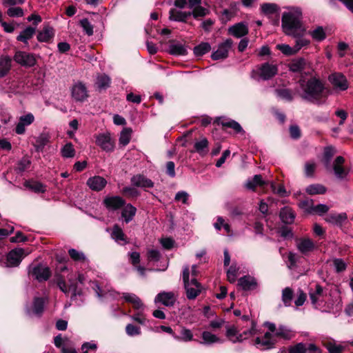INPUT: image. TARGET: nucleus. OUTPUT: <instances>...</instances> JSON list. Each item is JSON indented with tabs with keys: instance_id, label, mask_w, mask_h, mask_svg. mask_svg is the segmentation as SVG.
I'll list each match as a JSON object with an SVG mask.
<instances>
[{
	"instance_id": "nucleus-17",
	"label": "nucleus",
	"mask_w": 353,
	"mask_h": 353,
	"mask_svg": "<svg viewBox=\"0 0 353 353\" xmlns=\"http://www.w3.org/2000/svg\"><path fill=\"white\" fill-rule=\"evenodd\" d=\"M248 32V26L245 22L237 23L228 28V33L236 38L247 35Z\"/></svg>"
},
{
	"instance_id": "nucleus-25",
	"label": "nucleus",
	"mask_w": 353,
	"mask_h": 353,
	"mask_svg": "<svg viewBox=\"0 0 353 353\" xmlns=\"http://www.w3.org/2000/svg\"><path fill=\"white\" fill-rule=\"evenodd\" d=\"M131 183L136 187L142 188H152L154 183L142 174H137L131 178Z\"/></svg>"
},
{
	"instance_id": "nucleus-28",
	"label": "nucleus",
	"mask_w": 353,
	"mask_h": 353,
	"mask_svg": "<svg viewBox=\"0 0 353 353\" xmlns=\"http://www.w3.org/2000/svg\"><path fill=\"white\" fill-rule=\"evenodd\" d=\"M169 19L175 21H185L191 15L190 12H183L176 8H172L170 10Z\"/></svg>"
},
{
	"instance_id": "nucleus-56",
	"label": "nucleus",
	"mask_w": 353,
	"mask_h": 353,
	"mask_svg": "<svg viewBox=\"0 0 353 353\" xmlns=\"http://www.w3.org/2000/svg\"><path fill=\"white\" fill-rule=\"evenodd\" d=\"M276 48L285 55H292L296 53L294 47L292 48L287 44H278Z\"/></svg>"
},
{
	"instance_id": "nucleus-11",
	"label": "nucleus",
	"mask_w": 353,
	"mask_h": 353,
	"mask_svg": "<svg viewBox=\"0 0 353 353\" xmlns=\"http://www.w3.org/2000/svg\"><path fill=\"white\" fill-rule=\"evenodd\" d=\"M254 344L259 349L268 350L274 347L275 339L272 333L268 332L263 336L256 337Z\"/></svg>"
},
{
	"instance_id": "nucleus-62",
	"label": "nucleus",
	"mask_w": 353,
	"mask_h": 353,
	"mask_svg": "<svg viewBox=\"0 0 353 353\" xmlns=\"http://www.w3.org/2000/svg\"><path fill=\"white\" fill-rule=\"evenodd\" d=\"M300 207L303 208L305 211L312 213L314 205L312 199H307L300 202Z\"/></svg>"
},
{
	"instance_id": "nucleus-64",
	"label": "nucleus",
	"mask_w": 353,
	"mask_h": 353,
	"mask_svg": "<svg viewBox=\"0 0 353 353\" xmlns=\"http://www.w3.org/2000/svg\"><path fill=\"white\" fill-rule=\"evenodd\" d=\"M97 345L94 341L85 342L81 345L82 353H88V350H96Z\"/></svg>"
},
{
	"instance_id": "nucleus-10",
	"label": "nucleus",
	"mask_w": 353,
	"mask_h": 353,
	"mask_svg": "<svg viewBox=\"0 0 353 353\" xmlns=\"http://www.w3.org/2000/svg\"><path fill=\"white\" fill-rule=\"evenodd\" d=\"M24 256L23 249L18 248L12 250L7 255L6 265L8 267L18 266Z\"/></svg>"
},
{
	"instance_id": "nucleus-16",
	"label": "nucleus",
	"mask_w": 353,
	"mask_h": 353,
	"mask_svg": "<svg viewBox=\"0 0 353 353\" xmlns=\"http://www.w3.org/2000/svg\"><path fill=\"white\" fill-rule=\"evenodd\" d=\"M176 296L172 292H162L159 293L155 299L154 302L156 303H161L165 306L171 307L173 306L176 301Z\"/></svg>"
},
{
	"instance_id": "nucleus-44",
	"label": "nucleus",
	"mask_w": 353,
	"mask_h": 353,
	"mask_svg": "<svg viewBox=\"0 0 353 353\" xmlns=\"http://www.w3.org/2000/svg\"><path fill=\"white\" fill-rule=\"evenodd\" d=\"M306 192L311 195L325 193L326 188L321 184H312L306 188Z\"/></svg>"
},
{
	"instance_id": "nucleus-34",
	"label": "nucleus",
	"mask_w": 353,
	"mask_h": 353,
	"mask_svg": "<svg viewBox=\"0 0 353 353\" xmlns=\"http://www.w3.org/2000/svg\"><path fill=\"white\" fill-rule=\"evenodd\" d=\"M24 186L37 193H43L46 191V186L35 181H26Z\"/></svg>"
},
{
	"instance_id": "nucleus-52",
	"label": "nucleus",
	"mask_w": 353,
	"mask_h": 353,
	"mask_svg": "<svg viewBox=\"0 0 353 353\" xmlns=\"http://www.w3.org/2000/svg\"><path fill=\"white\" fill-rule=\"evenodd\" d=\"M210 13V10L205 8L202 6H196L195 7L191 14L194 17V19H197L199 17H203L208 15Z\"/></svg>"
},
{
	"instance_id": "nucleus-3",
	"label": "nucleus",
	"mask_w": 353,
	"mask_h": 353,
	"mask_svg": "<svg viewBox=\"0 0 353 353\" xmlns=\"http://www.w3.org/2000/svg\"><path fill=\"white\" fill-rule=\"evenodd\" d=\"M183 280L188 299H195L201 292L202 286L195 278H190V270L188 266L183 268Z\"/></svg>"
},
{
	"instance_id": "nucleus-35",
	"label": "nucleus",
	"mask_w": 353,
	"mask_h": 353,
	"mask_svg": "<svg viewBox=\"0 0 353 353\" xmlns=\"http://www.w3.org/2000/svg\"><path fill=\"white\" fill-rule=\"evenodd\" d=\"M136 208L131 204H128L123 208L121 212V216L124 219L125 223H129L132 220L133 217L136 214Z\"/></svg>"
},
{
	"instance_id": "nucleus-43",
	"label": "nucleus",
	"mask_w": 353,
	"mask_h": 353,
	"mask_svg": "<svg viewBox=\"0 0 353 353\" xmlns=\"http://www.w3.org/2000/svg\"><path fill=\"white\" fill-rule=\"evenodd\" d=\"M261 12L265 15H271L278 12L279 7L275 3H266L261 6Z\"/></svg>"
},
{
	"instance_id": "nucleus-27",
	"label": "nucleus",
	"mask_w": 353,
	"mask_h": 353,
	"mask_svg": "<svg viewBox=\"0 0 353 353\" xmlns=\"http://www.w3.org/2000/svg\"><path fill=\"white\" fill-rule=\"evenodd\" d=\"M12 59L7 55L0 57V78L6 77L11 70Z\"/></svg>"
},
{
	"instance_id": "nucleus-6",
	"label": "nucleus",
	"mask_w": 353,
	"mask_h": 353,
	"mask_svg": "<svg viewBox=\"0 0 353 353\" xmlns=\"http://www.w3.org/2000/svg\"><path fill=\"white\" fill-rule=\"evenodd\" d=\"M96 144L105 152H112L114 149V141L110 132L99 134L96 136Z\"/></svg>"
},
{
	"instance_id": "nucleus-15",
	"label": "nucleus",
	"mask_w": 353,
	"mask_h": 353,
	"mask_svg": "<svg viewBox=\"0 0 353 353\" xmlns=\"http://www.w3.org/2000/svg\"><path fill=\"white\" fill-rule=\"evenodd\" d=\"M34 121V117L32 113H28L21 116L16 125L15 132L17 134H23L26 132V128L31 125Z\"/></svg>"
},
{
	"instance_id": "nucleus-48",
	"label": "nucleus",
	"mask_w": 353,
	"mask_h": 353,
	"mask_svg": "<svg viewBox=\"0 0 353 353\" xmlns=\"http://www.w3.org/2000/svg\"><path fill=\"white\" fill-rule=\"evenodd\" d=\"M293 297V291L290 288H285L282 292V301L285 306H290Z\"/></svg>"
},
{
	"instance_id": "nucleus-19",
	"label": "nucleus",
	"mask_w": 353,
	"mask_h": 353,
	"mask_svg": "<svg viewBox=\"0 0 353 353\" xmlns=\"http://www.w3.org/2000/svg\"><path fill=\"white\" fill-rule=\"evenodd\" d=\"M345 159L341 156L337 157L333 163L334 174L339 179H343L348 173V171L343 167Z\"/></svg>"
},
{
	"instance_id": "nucleus-61",
	"label": "nucleus",
	"mask_w": 353,
	"mask_h": 353,
	"mask_svg": "<svg viewBox=\"0 0 353 353\" xmlns=\"http://www.w3.org/2000/svg\"><path fill=\"white\" fill-rule=\"evenodd\" d=\"M333 265L336 272H341L346 269L347 265L345 261L341 259H334L333 260Z\"/></svg>"
},
{
	"instance_id": "nucleus-32",
	"label": "nucleus",
	"mask_w": 353,
	"mask_h": 353,
	"mask_svg": "<svg viewBox=\"0 0 353 353\" xmlns=\"http://www.w3.org/2000/svg\"><path fill=\"white\" fill-rule=\"evenodd\" d=\"M54 37V30L50 26H46L37 34V39L40 42H48Z\"/></svg>"
},
{
	"instance_id": "nucleus-2",
	"label": "nucleus",
	"mask_w": 353,
	"mask_h": 353,
	"mask_svg": "<svg viewBox=\"0 0 353 353\" xmlns=\"http://www.w3.org/2000/svg\"><path fill=\"white\" fill-rule=\"evenodd\" d=\"M301 16L302 12L299 8L283 14L282 27L286 34L293 37L303 34L305 29L302 27L301 23Z\"/></svg>"
},
{
	"instance_id": "nucleus-58",
	"label": "nucleus",
	"mask_w": 353,
	"mask_h": 353,
	"mask_svg": "<svg viewBox=\"0 0 353 353\" xmlns=\"http://www.w3.org/2000/svg\"><path fill=\"white\" fill-rule=\"evenodd\" d=\"M277 94L279 97L286 101H290L293 99L292 93L290 90L281 89L276 90Z\"/></svg>"
},
{
	"instance_id": "nucleus-18",
	"label": "nucleus",
	"mask_w": 353,
	"mask_h": 353,
	"mask_svg": "<svg viewBox=\"0 0 353 353\" xmlns=\"http://www.w3.org/2000/svg\"><path fill=\"white\" fill-rule=\"evenodd\" d=\"M297 249L303 254L312 252L315 248L314 242L309 238H301L296 241Z\"/></svg>"
},
{
	"instance_id": "nucleus-14",
	"label": "nucleus",
	"mask_w": 353,
	"mask_h": 353,
	"mask_svg": "<svg viewBox=\"0 0 353 353\" xmlns=\"http://www.w3.org/2000/svg\"><path fill=\"white\" fill-rule=\"evenodd\" d=\"M329 81L336 90L343 91L348 88V83L345 77L341 73H334L330 75Z\"/></svg>"
},
{
	"instance_id": "nucleus-8",
	"label": "nucleus",
	"mask_w": 353,
	"mask_h": 353,
	"mask_svg": "<svg viewBox=\"0 0 353 353\" xmlns=\"http://www.w3.org/2000/svg\"><path fill=\"white\" fill-rule=\"evenodd\" d=\"M28 273L39 281H46L50 276V269L41 265H30Z\"/></svg>"
},
{
	"instance_id": "nucleus-42",
	"label": "nucleus",
	"mask_w": 353,
	"mask_h": 353,
	"mask_svg": "<svg viewBox=\"0 0 353 353\" xmlns=\"http://www.w3.org/2000/svg\"><path fill=\"white\" fill-rule=\"evenodd\" d=\"M310 34L314 40L317 41H321L326 38L325 31L322 26L316 27L310 32Z\"/></svg>"
},
{
	"instance_id": "nucleus-5",
	"label": "nucleus",
	"mask_w": 353,
	"mask_h": 353,
	"mask_svg": "<svg viewBox=\"0 0 353 353\" xmlns=\"http://www.w3.org/2000/svg\"><path fill=\"white\" fill-rule=\"evenodd\" d=\"M264 325L268 327L269 331L272 333L274 337H279L285 340H289L293 338L295 335L294 332L284 325L276 327L274 323L270 322H265Z\"/></svg>"
},
{
	"instance_id": "nucleus-26",
	"label": "nucleus",
	"mask_w": 353,
	"mask_h": 353,
	"mask_svg": "<svg viewBox=\"0 0 353 353\" xmlns=\"http://www.w3.org/2000/svg\"><path fill=\"white\" fill-rule=\"evenodd\" d=\"M92 288L95 291L98 297L101 298L109 294L112 298H117V293L112 290L110 287L105 285L104 288H102L97 281L92 282Z\"/></svg>"
},
{
	"instance_id": "nucleus-1",
	"label": "nucleus",
	"mask_w": 353,
	"mask_h": 353,
	"mask_svg": "<svg viewBox=\"0 0 353 353\" xmlns=\"http://www.w3.org/2000/svg\"><path fill=\"white\" fill-rule=\"evenodd\" d=\"M301 97L308 101L321 103L329 94V90L324 83L316 77H311L307 81L301 83Z\"/></svg>"
},
{
	"instance_id": "nucleus-7",
	"label": "nucleus",
	"mask_w": 353,
	"mask_h": 353,
	"mask_svg": "<svg viewBox=\"0 0 353 353\" xmlns=\"http://www.w3.org/2000/svg\"><path fill=\"white\" fill-rule=\"evenodd\" d=\"M233 41L231 39H227L218 46L216 51L213 52L211 57L213 60L225 59L228 57L230 50L232 48Z\"/></svg>"
},
{
	"instance_id": "nucleus-29",
	"label": "nucleus",
	"mask_w": 353,
	"mask_h": 353,
	"mask_svg": "<svg viewBox=\"0 0 353 353\" xmlns=\"http://www.w3.org/2000/svg\"><path fill=\"white\" fill-rule=\"evenodd\" d=\"M239 285L244 290H250L256 288V281L254 278L250 276L241 277L238 281Z\"/></svg>"
},
{
	"instance_id": "nucleus-38",
	"label": "nucleus",
	"mask_w": 353,
	"mask_h": 353,
	"mask_svg": "<svg viewBox=\"0 0 353 353\" xmlns=\"http://www.w3.org/2000/svg\"><path fill=\"white\" fill-rule=\"evenodd\" d=\"M68 254L74 261L82 263L88 262V259L83 252L71 248L68 250Z\"/></svg>"
},
{
	"instance_id": "nucleus-37",
	"label": "nucleus",
	"mask_w": 353,
	"mask_h": 353,
	"mask_svg": "<svg viewBox=\"0 0 353 353\" xmlns=\"http://www.w3.org/2000/svg\"><path fill=\"white\" fill-rule=\"evenodd\" d=\"M70 281V287L68 288L66 283L64 280V279L59 275L56 277V283L59 288V289L65 294H68L70 291V290H72L74 292L76 291V286L72 283V281L69 279Z\"/></svg>"
},
{
	"instance_id": "nucleus-33",
	"label": "nucleus",
	"mask_w": 353,
	"mask_h": 353,
	"mask_svg": "<svg viewBox=\"0 0 353 353\" xmlns=\"http://www.w3.org/2000/svg\"><path fill=\"white\" fill-rule=\"evenodd\" d=\"M36 32V28L32 27H27L17 36V39L26 44H28V40L32 38Z\"/></svg>"
},
{
	"instance_id": "nucleus-9",
	"label": "nucleus",
	"mask_w": 353,
	"mask_h": 353,
	"mask_svg": "<svg viewBox=\"0 0 353 353\" xmlns=\"http://www.w3.org/2000/svg\"><path fill=\"white\" fill-rule=\"evenodd\" d=\"M72 98L77 101H83L88 97L87 88L83 83L79 81L75 83L71 88Z\"/></svg>"
},
{
	"instance_id": "nucleus-40",
	"label": "nucleus",
	"mask_w": 353,
	"mask_h": 353,
	"mask_svg": "<svg viewBox=\"0 0 353 353\" xmlns=\"http://www.w3.org/2000/svg\"><path fill=\"white\" fill-rule=\"evenodd\" d=\"M174 338L177 341L188 342L193 340V334L190 330L183 327L180 332V336L174 335Z\"/></svg>"
},
{
	"instance_id": "nucleus-60",
	"label": "nucleus",
	"mask_w": 353,
	"mask_h": 353,
	"mask_svg": "<svg viewBox=\"0 0 353 353\" xmlns=\"http://www.w3.org/2000/svg\"><path fill=\"white\" fill-rule=\"evenodd\" d=\"M307 346L303 343H299L289 348V353H305Z\"/></svg>"
},
{
	"instance_id": "nucleus-4",
	"label": "nucleus",
	"mask_w": 353,
	"mask_h": 353,
	"mask_svg": "<svg viewBox=\"0 0 353 353\" xmlns=\"http://www.w3.org/2000/svg\"><path fill=\"white\" fill-rule=\"evenodd\" d=\"M257 333L256 330V323L252 322V327L238 335V330L234 326H230L227 327L226 336L232 343L241 342L245 339L248 336L255 335Z\"/></svg>"
},
{
	"instance_id": "nucleus-41",
	"label": "nucleus",
	"mask_w": 353,
	"mask_h": 353,
	"mask_svg": "<svg viewBox=\"0 0 353 353\" xmlns=\"http://www.w3.org/2000/svg\"><path fill=\"white\" fill-rule=\"evenodd\" d=\"M211 49V46L208 42H202L194 48V54L196 57H201L208 52Z\"/></svg>"
},
{
	"instance_id": "nucleus-36",
	"label": "nucleus",
	"mask_w": 353,
	"mask_h": 353,
	"mask_svg": "<svg viewBox=\"0 0 353 353\" xmlns=\"http://www.w3.org/2000/svg\"><path fill=\"white\" fill-rule=\"evenodd\" d=\"M194 150L200 155L204 156L208 152V141L206 138H202L194 143Z\"/></svg>"
},
{
	"instance_id": "nucleus-50",
	"label": "nucleus",
	"mask_w": 353,
	"mask_h": 353,
	"mask_svg": "<svg viewBox=\"0 0 353 353\" xmlns=\"http://www.w3.org/2000/svg\"><path fill=\"white\" fill-rule=\"evenodd\" d=\"M346 219H347V216L345 214H343V213H342V214H330L328 215L326 220L330 223L338 224V223H341L345 220H346Z\"/></svg>"
},
{
	"instance_id": "nucleus-24",
	"label": "nucleus",
	"mask_w": 353,
	"mask_h": 353,
	"mask_svg": "<svg viewBox=\"0 0 353 353\" xmlns=\"http://www.w3.org/2000/svg\"><path fill=\"white\" fill-rule=\"evenodd\" d=\"M125 201L119 196H110L104 199V204L107 208L116 210L125 205Z\"/></svg>"
},
{
	"instance_id": "nucleus-12",
	"label": "nucleus",
	"mask_w": 353,
	"mask_h": 353,
	"mask_svg": "<svg viewBox=\"0 0 353 353\" xmlns=\"http://www.w3.org/2000/svg\"><path fill=\"white\" fill-rule=\"evenodd\" d=\"M14 60L17 63L26 67H32L36 63V60L32 54L21 51L15 53Z\"/></svg>"
},
{
	"instance_id": "nucleus-13",
	"label": "nucleus",
	"mask_w": 353,
	"mask_h": 353,
	"mask_svg": "<svg viewBox=\"0 0 353 353\" xmlns=\"http://www.w3.org/2000/svg\"><path fill=\"white\" fill-rule=\"evenodd\" d=\"M278 68L276 65L265 63L259 68L260 77L263 80H268L276 74Z\"/></svg>"
},
{
	"instance_id": "nucleus-22",
	"label": "nucleus",
	"mask_w": 353,
	"mask_h": 353,
	"mask_svg": "<svg viewBox=\"0 0 353 353\" xmlns=\"http://www.w3.org/2000/svg\"><path fill=\"white\" fill-rule=\"evenodd\" d=\"M324 290L323 287L316 284L314 288H311L309 292L310 298L312 305H317L323 301L324 296Z\"/></svg>"
},
{
	"instance_id": "nucleus-54",
	"label": "nucleus",
	"mask_w": 353,
	"mask_h": 353,
	"mask_svg": "<svg viewBox=\"0 0 353 353\" xmlns=\"http://www.w3.org/2000/svg\"><path fill=\"white\" fill-rule=\"evenodd\" d=\"M316 168V164L314 161H307L305 163L304 172L306 176H313Z\"/></svg>"
},
{
	"instance_id": "nucleus-57",
	"label": "nucleus",
	"mask_w": 353,
	"mask_h": 353,
	"mask_svg": "<svg viewBox=\"0 0 353 353\" xmlns=\"http://www.w3.org/2000/svg\"><path fill=\"white\" fill-rule=\"evenodd\" d=\"M125 332L128 336H134L141 334L139 327L135 326L132 324H128L125 327Z\"/></svg>"
},
{
	"instance_id": "nucleus-23",
	"label": "nucleus",
	"mask_w": 353,
	"mask_h": 353,
	"mask_svg": "<svg viewBox=\"0 0 353 353\" xmlns=\"http://www.w3.org/2000/svg\"><path fill=\"white\" fill-rule=\"evenodd\" d=\"M111 237L116 243L121 245L128 243V238L124 234L123 230L118 225H114L112 229Z\"/></svg>"
},
{
	"instance_id": "nucleus-49",
	"label": "nucleus",
	"mask_w": 353,
	"mask_h": 353,
	"mask_svg": "<svg viewBox=\"0 0 353 353\" xmlns=\"http://www.w3.org/2000/svg\"><path fill=\"white\" fill-rule=\"evenodd\" d=\"M44 299L35 298L33 303L32 312L36 315H40L43 310Z\"/></svg>"
},
{
	"instance_id": "nucleus-63",
	"label": "nucleus",
	"mask_w": 353,
	"mask_h": 353,
	"mask_svg": "<svg viewBox=\"0 0 353 353\" xmlns=\"http://www.w3.org/2000/svg\"><path fill=\"white\" fill-rule=\"evenodd\" d=\"M299 257L296 254L293 252H289L288 256V266L292 269L296 265V263L299 261Z\"/></svg>"
},
{
	"instance_id": "nucleus-31",
	"label": "nucleus",
	"mask_w": 353,
	"mask_h": 353,
	"mask_svg": "<svg viewBox=\"0 0 353 353\" xmlns=\"http://www.w3.org/2000/svg\"><path fill=\"white\" fill-rule=\"evenodd\" d=\"M280 218L283 223L291 224L294 222L295 214L291 208L285 207L280 212Z\"/></svg>"
},
{
	"instance_id": "nucleus-53",
	"label": "nucleus",
	"mask_w": 353,
	"mask_h": 353,
	"mask_svg": "<svg viewBox=\"0 0 353 353\" xmlns=\"http://www.w3.org/2000/svg\"><path fill=\"white\" fill-rule=\"evenodd\" d=\"M325 346L330 353H342L344 349L343 346L331 341L325 343Z\"/></svg>"
},
{
	"instance_id": "nucleus-39",
	"label": "nucleus",
	"mask_w": 353,
	"mask_h": 353,
	"mask_svg": "<svg viewBox=\"0 0 353 353\" xmlns=\"http://www.w3.org/2000/svg\"><path fill=\"white\" fill-rule=\"evenodd\" d=\"M110 79L106 74H99L97 76L96 85L100 90H105L110 86Z\"/></svg>"
},
{
	"instance_id": "nucleus-51",
	"label": "nucleus",
	"mask_w": 353,
	"mask_h": 353,
	"mask_svg": "<svg viewBox=\"0 0 353 353\" xmlns=\"http://www.w3.org/2000/svg\"><path fill=\"white\" fill-rule=\"evenodd\" d=\"M10 7L8 9L6 14L10 17H21L24 15V12L20 7H14V6H10Z\"/></svg>"
},
{
	"instance_id": "nucleus-55",
	"label": "nucleus",
	"mask_w": 353,
	"mask_h": 353,
	"mask_svg": "<svg viewBox=\"0 0 353 353\" xmlns=\"http://www.w3.org/2000/svg\"><path fill=\"white\" fill-rule=\"evenodd\" d=\"M80 24L86 34L88 36L93 34V26L90 23L88 19H83L81 20Z\"/></svg>"
},
{
	"instance_id": "nucleus-20",
	"label": "nucleus",
	"mask_w": 353,
	"mask_h": 353,
	"mask_svg": "<svg viewBox=\"0 0 353 353\" xmlns=\"http://www.w3.org/2000/svg\"><path fill=\"white\" fill-rule=\"evenodd\" d=\"M86 183L91 190L100 191L105 188L107 184V181L102 176H94L89 178Z\"/></svg>"
},
{
	"instance_id": "nucleus-30",
	"label": "nucleus",
	"mask_w": 353,
	"mask_h": 353,
	"mask_svg": "<svg viewBox=\"0 0 353 353\" xmlns=\"http://www.w3.org/2000/svg\"><path fill=\"white\" fill-rule=\"evenodd\" d=\"M307 65V62L303 58H298L293 59L289 63L290 70L293 72H301Z\"/></svg>"
},
{
	"instance_id": "nucleus-21",
	"label": "nucleus",
	"mask_w": 353,
	"mask_h": 353,
	"mask_svg": "<svg viewBox=\"0 0 353 353\" xmlns=\"http://www.w3.org/2000/svg\"><path fill=\"white\" fill-rule=\"evenodd\" d=\"M168 52L174 56H185L188 54L187 47L176 41H171L168 48Z\"/></svg>"
},
{
	"instance_id": "nucleus-47",
	"label": "nucleus",
	"mask_w": 353,
	"mask_h": 353,
	"mask_svg": "<svg viewBox=\"0 0 353 353\" xmlns=\"http://www.w3.org/2000/svg\"><path fill=\"white\" fill-rule=\"evenodd\" d=\"M61 152L64 158H72L74 157L75 150L71 143H68L62 148Z\"/></svg>"
},
{
	"instance_id": "nucleus-46",
	"label": "nucleus",
	"mask_w": 353,
	"mask_h": 353,
	"mask_svg": "<svg viewBox=\"0 0 353 353\" xmlns=\"http://www.w3.org/2000/svg\"><path fill=\"white\" fill-rule=\"evenodd\" d=\"M132 130L130 128H124L119 137V143L123 146L128 145L131 139Z\"/></svg>"
},
{
	"instance_id": "nucleus-59",
	"label": "nucleus",
	"mask_w": 353,
	"mask_h": 353,
	"mask_svg": "<svg viewBox=\"0 0 353 353\" xmlns=\"http://www.w3.org/2000/svg\"><path fill=\"white\" fill-rule=\"evenodd\" d=\"M301 35L296 37V44L294 46L296 52L300 50L303 47L307 46L310 43V41L305 38L300 37Z\"/></svg>"
},
{
	"instance_id": "nucleus-45",
	"label": "nucleus",
	"mask_w": 353,
	"mask_h": 353,
	"mask_svg": "<svg viewBox=\"0 0 353 353\" xmlns=\"http://www.w3.org/2000/svg\"><path fill=\"white\" fill-rule=\"evenodd\" d=\"M203 343L210 345L220 342V339L210 332L205 331L202 333Z\"/></svg>"
}]
</instances>
